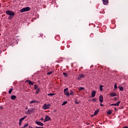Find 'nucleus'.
Here are the masks:
<instances>
[{"instance_id":"obj_1","label":"nucleus","mask_w":128,"mask_h":128,"mask_svg":"<svg viewBox=\"0 0 128 128\" xmlns=\"http://www.w3.org/2000/svg\"><path fill=\"white\" fill-rule=\"evenodd\" d=\"M28 10H30V8L28 6L22 8L20 10V12H28Z\"/></svg>"},{"instance_id":"obj_2","label":"nucleus","mask_w":128,"mask_h":128,"mask_svg":"<svg viewBox=\"0 0 128 128\" xmlns=\"http://www.w3.org/2000/svg\"><path fill=\"white\" fill-rule=\"evenodd\" d=\"M6 14L11 16H14V12L10 10L6 11Z\"/></svg>"},{"instance_id":"obj_3","label":"nucleus","mask_w":128,"mask_h":128,"mask_svg":"<svg viewBox=\"0 0 128 128\" xmlns=\"http://www.w3.org/2000/svg\"><path fill=\"white\" fill-rule=\"evenodd\" d=\"M50 104H44L42 106V108L44 110H48L50 108Z\"/></svg>"},{"instance_id":"obj_4","label":"nucleus","mask_w":128,"mask_h":128,"mask_svg":"<svg viewBox=\"0 0 128 128\" xmlns=\"http://www.w3.org/2000/svg\"><path fill=\"white\" fill-rule=\"evenodd\" d=\"M64 94L65 96H70V92H68V88H66L64 90Z\"/></svg>"},{"instance_id":"obj_5","label":"nucleus","mask_w":128,"mask_h":128,"mask_svg":"<svg viewBox=\"0 0 128 128\" xmlns=\"http://www.w3.org/2000/svg\"><path fill=\"white\" fill-rule=\"evenodd\" d=\"M52 120L50 116H46L44 120V122H48V120Z\"/></svg>"},{"instance_id":"obj_6","label":"nucleus","mask_w":128,"mask_h":128,"mask_svg":"<svg viewBox=\"0 0 128 128\" xmlns=\"http://www.w3.org/2000/svg\"><path fill=\"white\" fill-rule=\"evenodd\" d=\"M35 124H38V126H44L43 123H42L40 122L36 121Z\"/></svg>"},{"instance_id":"obj_7","label":"nucleus","mask_w":128,"mask_h":128,"mask_svg":"<svg viewBox=\"0 0 128 128\" xmlns=\"http://www.w3.org/2000/svg\"><path fill=\"white\" fill-rule=\"evenodd\" d=\"M99 101L100 102L102 103L104 102V96L102 95H100L99 97Z\"/></svg>"},{"instance_id":"obj_8","label":"nucleus","mask_w":128,"mask_h":128,"mask_svg":"<svg viewBox=\"0 0 128 128\" xmlns=\"http://www.w3.org/2000/svg\"><path fill=\"white\" fill-rule=\"evenodd\" d=\"M26 82H28L30 85L34 86V82L32 81H30V80H26Z\"/></svg>"},{"instance_id":"obj_9","label":"nucleus","mask_w":128,"mask_h":128,"mask_svg":"<svg viewBox=\"0 0 128 128\" xmlns=\"http://www.w3.org/2000/svg\"><path fill=\"white\" fill-rule=\"evenodd\" d=\"M34 112V108L28 109V112H26V114H30V112Z\"/></svg>"},{"instance_id":"obj_10","label":"nucleus","mask_w":128,"mask_h":128,"mask_svg":"<svg viewBox=\"0 0 128 128\" xmlns=\"http://www.w3.org/2000/svg\"><path fill=\"white\" fill-rule=\"evenodd\" d=\"M84 75L82 74H79V76L78 77L77 80H80L81 78H84Z\"/></svg>"},{"instance_id":"obj_11","label":"nucleus","mask_w":128,"mask_h":128,"mask_svg":"<svg viewBox=\"0 0 128 128\" xmlns=\"http://www.w3.org/2000/svg\"><path fill=\"white\" fill-rule=\"evenodd\" d=\"M96 92L95 90L92 92V98H94L96 96Z\"/></svg>"},{"instance_id":"obj_12","label":"nucleus","mask_w":128,"mask_h":128,"mask_svg":"<svg viewBox=\"0 0 128 128\" xmlns=\"http://www.w3.org/2000/svg\"><path fill=\"white\" fill-rule=\"evenodd\" d=\"M36 102L37 104L38 103V101H37V100H32L30 102V104H36Z\"/></svg>"},{"instance_id":"obj_13","label":"nucleus","mask_w":128,"mask_h":128,"mask_svg":"<svg viewBox=\"0 0 128 128\" xmlns=\"http://www.w3.org/2000/svg\"><path fill=\"white\" fill-rule=\"evenodd\" d=\"M104 4L106 6L108 4V0H102Z\"/></svg>"},{"instance_id":"obj_14","label":"nucleus","mask_w":128,"mask_h":128,"mask_svg":"<svg viewBox=\"0 0 128 128\" xmlns=\"http://www.w3.org/2000/svg\"><path fill=\"white\" fill-rule=\"evenodd\" d=\"M110 96H116V94L114 92H111L110 94Z\"/></svg>"},{"instance_id":"obj_15","label":"nucleus","mask_w":128,"mask_h":128,"mask_svg":"<svg viewBox=\"0 0 128 128\" xmlns=\"http://www.w3.org/2000/svg\"><path fill=\"white\" fill-rule=\"evenodd\" d=\"M10 98L12 99V100H16V96L14 95L11 96Z\"/></svg>"},{"instance_id":"obj_16","label":"nucleus","mask_w":128,"mask_h":128,"mask_svg":"<svg viewBox=\"0 0 128 128\" xmlns=\"http://www.w3.org/2000/svg\"><path fill=\"white\" fill-rule=\"evenodd\" d=\"M40 88H38L36 90V94H38V92H40Z\"/></svg>"},{"instance_id":"obj_17","label":"nucleus","mask_w":128,"mask_h":128,"mask_svg":"<svg viewBox=\"0 0 128 128\" xmlns=\"http://www.w3.org/2000/svg\"><path fill=\"white\" fill-rule=\"evenodd\" d=\"M69 96H74V91L72 90H70Z\"/></svg>"},{"instance_id":"obj_18","label":"nucleus","mask_w":128,"mask_h":128,"mask_svg":"<svg viewBox=\"0 0 128 128\" xmlns=\"http://www.w3.org/2000/svg\"><path fill=\"white\" fill-rule=\"evenodd\" d=\"M118 88L120 90L121 92H122L124 90V87H122V86H119Z\"/></svg>"},{"instance_id":"obj_19","label":"nucleus","mask_w":128,"mask_h":128,"mask_svg":"<svg viewBox=\"0 0 128 128\" xmlns=\"http://www.w3.org/2000/svg\"><path fill=\"white\" fill-rule=\"evenodd\" d=\"M120 101L118 102L116 104H115V106H120Z\"/></svg>"},{"instance_id":"obj_20","label":"nucleus","mask_w":128,"mask_h":128,"mask_svg":"<svg viewBox=\"0 0 128 128\" xmlns=\"http://www.w3.org/2000/svg\"><path fill=\"white\" fill-rule=\"evenodd\" d=\"M26 118V116H24V117L22 118L20 120V122H22V120H24Z\"/></svg>"},{"instance_id":"obj_21","label":"nucleus","mask_w":128,"mask_h":128,"mask_svg":"<svg viewBox=\"0 0 128 128\" xmlns=\"http://www.w3.org/2000/svg\"><path fill=\"white\" fill-rule=\"evenodd\" d=\"M12 90H14V89L12 88H11L8 91V94H12Z\"/></svg>"},{"instance_id":"obj_22","label":"nucleus","mask_w":128,"mask_h":128,"mask_svg":"<svg viewBox=\"0 0 128 128\" xmlns=\"http://www.w3.org/2000/svg\"><path fill=\"white\" fill-rule=\"evenodd\" d=\"M97 114H98V110L94 111V116H96Z\"/></svg>"},{"instance_id":"obj_23","label":"nucleus","mask_w":128,"mask_h":128,"mask_svg":"<svg viewBox=\"0 0 128 128\" xmlns=\"http://www.w3.org/2000/svg\"><path fill=\"white\" fill-rule=\"evenodd\" d=\"M102 88H104L103 86L100 85V92H102Z\"/></svg>"},{"instance_id":"obj_24","label":"nucleus","mask_w":128,"mask_h":128,"mask_svg":"<svg viewBox=\"0 0 128 128\" xmlns=\"http://www.w3.org/2000/svg\"><path fill=\"white\" fill-rule=\"evenodd\" d=\"M28 126V123H27L26 124H24V126L22 127V128H25Z\"/></svg>"},{"instance_id":"obj_25","label":"nucleus","mask_w":128,"mask_h":128,"mask_svg":"<svg viewBox=\"0 0 128 128\" xmlns=\"http://www.w3.org/2000/svg\"><path fill=\"white\" fill-rule=\"evenodd\" d=\"M112 112L110 110L109 111H108L107 112V114H112Z\"/></svg>"},{"instance_id":"obj_26","label":"nucleus","mask_w":128,"mask_h":128,"mask_svg":"<svg viewBox=\"0 0 128 128\" xmlns=\"http://www.w3.org/2000/svg\"><path fill=\"white\" fill-rule=\"evenodd\" d=\"M78 90H79V91L80 92V90H84V88L80 87Z\"/></svg>"},{"instance_id":"obj_27","label":"nucleus","mask_w":128,"mask_h":128,"mask_svg":"<svg viewBox=\"0 0 128 128\" xmlns=\"http://www.w3.org/2000/svg\"><path fill=\"white\" fill-rule=\"evenodd\" d=\"M68 104V102L66 101L64 102L62 104V106H66Z\"/></svg>"},{"instance_id":"obj_28","label":"nucleus","mask_w":128,"mask_h":128,"mask_svg":"<svg viewBox=\"0 0 128 128\" xmlns=\"http://www.w3.org/2000/svg\"><path fill=\"white\" fill-rule=\"evenodd\" d=\"M63 75L64 76H66V77H68V73H66V72H63Z\"/></svg>"},{"instance_id":"obj_29","label":"nucleus","mask_w":128,"mask_h":128,"mask_svg":"<svg viewBox=\"0 0 128 128\" xmlns=\"http://www.w3.org/2000/svg\"><path fill=\"white\" fill-rule=\"evenodd\" d=\"M38 85H36V84L34 85V88L35 90H38Z\"/></svg>"},{"instance_id":"obj_30","label":"nucleus","mask_w":128,"mask_h":128,"mask_svg":"<svg viewBox=\"0 0 128 128\" xmlns=\"http://www.w3.org/2000/svg\"><path fill=\"white\" fill-rule=\"evenodd\" d=\"M52 74V71H50V72H48L47 73V74H48V76H50V75Z\"/></svg>"},{"instance_id":"obj_31","label":"nucleus","mask_w":128,"mask_h":128,"mask_svg":"<svg viewBox=\"0 0 128 128\" xmlns=\"http://www.w3.org/2000/svg\"><path fill=\"white\" fill-rule=\"evenodd\" d=\"M114 88H115V90H116V88H118V86L116 85V84H114Z\"/></svg>"},{"instance_id":"obj_32","label":"nucleus","mask_w":128,"mask_h":128,"mask_svg":"<svg viewBox=\"0 0 128 128\" xmlns=\"http://www.w3.org/2000/svg\"><path fill=\"white\" fill-rule=\"evenodd\" d=\"M48 96H54V94L52 93H50L48 94Z\"/></svg>"},{"instance_id":"obj_33","label":"nucleus","mask_w":128,"mask_h":128,"mask_svg":"<svg viewBox=\"0 0 128 128\" xmlns=\"http://www.w3.org/2000/svg\"><path fill=\"white\" fill-rule=\"evenodd\" d=\"M92 101L94 102H96V98H94L92 100Z\"/></svg>"},{"instance_id":"obj_34","label":"nucleus","mask_w":128,"mask_h":128,"mask_svg":"<svg viewBox=\"0 0 128 128\" xmlns=\"http://www.w3.org/2000/svg\"><path fill=\"white\" fill-rule=\"evenodd\" d=\"M12 18H14V16H10L8 18V20H12Z\"/></svg>"},{"instance_id":"obj_35","label":"nucleus","mask_w":128,"mask_h":128,"mask_svg":"<svg viewBox=\"0 0 128 128\" xmlns=\"http://www.w3.org/2000/svg\"><path fill=\"white\" fill-rule=\"evenodd\" d=\"M75 104H80V102H77L76 100L75 101Z\"/></svg>"},{"instance_id":"obj_36","label":"nucleus","mask_w":128,"mask_h":128,"mask_svg":"<svg viewBox=\"0 0 128 128\" xmlns=\"http://www.w3.org/2000/svg\"><path fill=\"white\" fill-rule=\"evenodd\" d=\"M19 126H22V121L19 122Z\"/></svg>"},{"instance_id":"obj_37","label":"nucleus","mask_w":128,"mask_h":128,"mask_svg":"<svg viewBox=\"0 0 128 128\" xmlns=\"http://www.w3.org/2000/svg\"><path fill=\"white\" fill-rule=\"evenodd\" d=\"M0 110H4V107L3 106H0Z\"/></svg>"},{"instance_id":"obj_38","label":"nucleus","mask_w":128,"mask_h":128,"mask_svg":"<svg viewBox=\"0 0 128 128\" xmlns=\"http://www.w3.org/2000/svg\"><path fill=\"white\" fill-rule=\"evenodd\" d=\"M36 128H44V127H38V126H36Z\"/></svg>"},{"instance_id":"obj_39","label":"nucleus","mask_w":128,"mask_h":128,"mask_svg":"<svg viewBox=\"0 0 128 128\" xmlns=\"http://www.w3.org/2000/svg\"><path fill=\"white\" fill-rule=\"evenodd\" d=\"M110 106H116V104H110Z\"/></svg>"},{"instance_id":"obj_40","label":"nucleus","mask_w":128,"mask_h":128,"mask_svg":"<svg viewBox=\"0 0 128 128\" xmlns=\"http://www.w3.org/2000/svg\"><path fill=\"white\" fill-rule=\"evenodd\" d=\"M100 106H104V104H100Z\"/></svg>"},{"instance_id":"obj_41","label":"nucleus","mask_w":128,"mask_h":128,"mask_svg":"<svg viewBox=\"0 0 128 128\" xmlns=\"http://www.w3.org/2000/svg\"><path fill=\"white\" fill-rule=\"evenodd\" d=\"M123 128H128V126H124Z\"/></svg>"},{"instance_id":"obj_42","label":"nucleus","mask_w":128,"mask_h":128,"mask_svg":"<svg viewBox=\"0 0 128 128\" xmlns=\"http://www.w3.org/2000/svg\"><path fill=\"white\" fill-rule=\"evenodd\" d=\"M44 118H42L41 119H40V120H44Z\"/></svg>"},{"instance_id":"obj_43","label":"nucleus","mask_w":128,"mask_h":128,"mask_svg":"<svg viewBox=\"0 0 128 128\" xmlns=\"http://www.w3.org/2000/svg\"><path fill=\"white\" fill-rule=\"evenodd\" d=\"M28 128H33L32 126H30Z\"/></svg>"},{"instance_id":"obj_44","label":"nucleus","mask_w":128,"mask_h":128,"mask_svg":"<svg viewBox=\"0 0 128 128\" xmlns=\"http://www.w3.org/2000/svg\"><path fill=\"white\" fill-rule=\"evenodd\" d=\"M114 98L116 100V98L115 97Z\"/></svg>"},{"instance_id":"obj_45","label":"nucleus","mask_w":128,"mask_h":128,"mask_svg":"<svg viewBox=\"0 0 128 128\" xmlns=\"http://www.w3.org/2000/svg\"><path fill=\"white\" fill-rule=\"evenodd\" d=\"M114 110H116V108H114Z\"/></svg>"},{"instance_id":"obj_46","label":"nucleus","mask_w":128,"mask_h":128,"mask_svg":"<svg viewBox=\"0 0 128 128\" xmlns=\"http://www.w3.org/2000/svg\"><path fill=\"white\" fill-rule=\"evenodd\" d=\"M92 116H94V114L92 115Z\"/></svg>"},{"instance_id":"obj_47","label":"nucleus","mask_w":128,"mask_h":128,"mask_svg":"<svg viewBox=\"0 0 128 128\" xmlns=\"http://www.w3.org/2000/svg\"><path fill=\"white\" fill-rule=\"evenodd\" d=\"M25 110H28V108H25Z\"/></svg>"},{"instance_id":"obj_48","label":"nucleus","mask_w":128,"mask_h":128,"mask_svg":"<svg viewBox=\"0 0 128 128\" xmlns=\"http://www.w3.org/2000/svg\"><path fill=\"white\" fill-rule=\"evenodd\" d=\"M0 6H1V4H0Z\"/></svg>"}]
</instances>
